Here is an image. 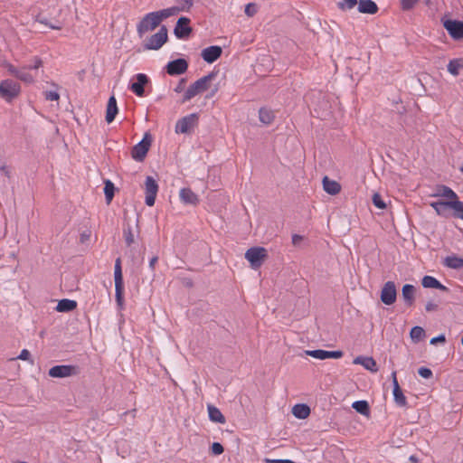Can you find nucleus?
I'll use <instances>...</instances> for the list:
<instances>
[{
    "instance_id": "obj_60",
    "label": "nucleus",
    "mask_w": 463,
    "mask_h": 463,
    "mask_svg": "<svg viewBox=\"0 0 463 463\" xmlns=\"http://www.w3.org/2000/svg\"><path fill=\"white\" fill-rule=\"evenodd\" d=\"M158 260V258L157 257H153L150 261H149V267L153 269L155 268V265L156 264Z\"/></svg>"
},
{
    "instance_id": "obj_7",
    "label": "nucleus",
    "mask_w": 463,
    "mask_h": 463,
    "mask_svg": "<svg viewBox=\"0 0 463 463\" xmlns=\"http://www.w3.org/2000/svg\"><path fill=\"white\" fill-rule=\"evenodd\" d=\"M191 20L186 16H181L174 28V34L177 39L186 40L193 33V28L190 26Z\"/></svg>"
},
{
    "instance_id": "obj_25",
    "label": "nucleus",
    "mask_w": 463,
    "mask_h": 463,
    "mask_svg": "<svg viewBox=\"0 0 463 463\" xmlns=\"http://www.w3.org/2000/svg\"><path fill=\"white\" fill-rule=\"evenodd\" d=\"M207 410H208L209 419L212 421L217 422V423H222V424L225 423V421H226L225 417L223 416V414L218 408H216L213 405L209 404L207 406Z\"/></svg>"
},
{
    "instance_id": "obj_48",
    "label": "nucleus",
    "mask_w": 463,
    "mask_h": 463,
    "mask_svg": "<svg viewBox=\"0 0 463 463\" xmlns=\"http://www.w3.org/2000/svg\"><path fill=\"white\" fill-rule=\"evenodd\" d=\"M211 449L213 455H221L223 452V447L219 442L213 443Z\"/></svg>"
},
{
    "instance_id": "obj_52",
    "label": "nucleus",
    "mask_w": 463,
    "mask_h": 463,
    "mask_svg": "<svg viewBox=\"0 0 463 463\" xmlns=\"http://www.w3.org/2000/svg\"><path fill=\"white\" fill-rule=\"evenodd\" d=\"M265 463H295L292 460L289 459H269L265 458Z\"/></svg>"
},
{
    "instance_id": "obj_27",
    "label": "nucleus",
    "mask_w": 463,
    "mask_h": 463,
    "mask_svg": "<svg viewBox=\"0 0 463 463\" xmlns=\"http://www.w3.org/2000/svg\"><path fill=\"white\" fill-rule=\"evenodd\" d=\"M154 13V16H156V18L157 19V21L159 22V24H161V22L170 16H173V15H175L178 14V9L177 8H175V6H172V7H169V8H165V9H162V10H159V11H156V12H153Z\"/></svg>"
},
{
    "instance_id": "obj_2",
    "label": "nucleus",
    "mask_w": 463,
    "mask_h": 463,
    "mask_svg": "<svg viewBox=\"0 0 463 463\" xmlns=\"http://www.w3.org/2000/svg\"><path fill=\"white\" fill-rule=\"evenodd\" d=\"M114 280H115V296L116 301L120 308L123 307L124 302V283H123V275L121 269V260L118 258L115 261L114 267Z\"/></svg>"
},
{
    "instance_id": "obj_41",
    "label": "nucleus",
    "mask_w": 463,
    "mask_h": 463,
    "mask_svg": "<svg viewBox=\"0 0 463 463\" xmlns=\"http://www.w3.org/2000/svg\"><path fill=\"white\" fill-rule=\"evenodd\" d=\"M104 194L107 202L109 203L114 196V184L110 181L105 183Z\"/></svg>"
},
{
    "instance_id": "obj_53",
    "label": "nucleus",
    "mask_w": 463,
    "mask_h": 463,
    "mask_svg": "<svg viewBox=\"0 0 463 463\" xmlns=\"http://www.w3.org/2000/svg\"><path fill=\"white\" fill-rule=\"evenodd\" d=\"M445 335H439L436 337H433L431 340H430V344L431 345H436L437 343H444L445 342Z\"/></svg>"
},
{
    "instance_id": "obj_59",
    "label": "nucleus",
    "mask_w": 463,
    "mask_h": 463,
    "mask_svg": "<svg viewBox=\"0 0 463 463\" xmlns=\"http://www.w3.org/2000/svg\"><path fill=\"white\" fill-rule=\"evenodd\" d=\"M184 82H185V80H184V79H181V80H180V81H179V83H178L177 87L175 88V91H176V92H179V91H181V90H183Z\"/></svg>"
},
{
    "instance_id": "obj_20",
    "label": "nucleus",
    "mask_w": 463,
    "mask_h": 463,
    "mask_svg": "<svg viewBox=\"0 0 463 463\" xmlns=\"http://www.w3.org/2000/svg\"><path fill=\"white\" fill-rule=\"evenodd\" d=\"M434 197H445L449 201H453L458 199L457 194L449 186L446 185H438L435 188L434 194H432Z\"/></svg>"
},
{
    "instance_id": "obj_14",
    "label": "nucleus",
    "mask_w": 463,
    "mask_h": 463,
    "mask_svg": "<svg viewBox=\"0 0 463 463\" xmlns=\"http://www.w3.org/2000/svg\"><path fill=\"white\" fill-rule=\"evenodd\" d=\"M397 297V291L394 282L387 281L381 291V300L385 305H392Z\"/></svg>"
},
{
    "instance_id": "obj_36",
    "label": "nucleus",
    "mask_w": 463,
    "mask_h": 463,
    "mask_svg": "<svg viewBox=\"0 0 463 463\" xmlns=\"http://www.w3.org/2000/svg\"><path fill=\"white\" fill-rule=\"evenodd\" d=\"M177 5H175V8L178 9V13L180 12H188L194 5V0H175Z\"/></svg>"
},
{
    "instance_id": "obj_58",
    "label": "nucleus",
    "mask_w": 463,
    "mask_h": 463,
    "mask_svg": "<svg viewBox=\"0 0 463 463\" xmlns=\"http://www.w3.org/2000/svg\"><path fill=\"white\" fill-rule=\"evenodd\" d=\"M260 118V121L265 126L271 124V121H272V118Z\"/></svg>"
},
{
    "instance_id": "obj_26",
    "label": "nucleus",
    "mask_w": 463,
    "mask_h": 463,
    "mask_svg": "<svg viewBox=\"0 0 463 463\" xmlns=\"http://www.w3.org/2000/svg\"><path fill=\"white\" fill-rule=\"evenodd\" d=\"M421 284L427 288H438L440 290H447L448 288L442 285L436 278L431 276H424Z\"/></svg>"
},
{
    "instance_id": "obj_4",
    "label": "nucleus",
    "mask_w": 463,
    "mask_h": 463,
    "mask_svg": "<svg viewBox=\"0 0 463 463\" xmlns=\"http://www.w3.org/2000/svg\"><path fill=\"white\" fill-rule=\"evenodd\" d=\"M20 91V84L13 80H5L0 83V96L7 101H11L17 97Z\"/></svg>"
},
{
    "instance_id": "obj_29",
    "label": "nucleus",
    "mask_w": 463,
    "mask_h": 463,
    "mask_svg": "<svg viewBox=\"0 0 463 463\" xmlns=\"http://www.w3.org/2000/svg\"><path fill=\"white\" fill-rule=\"evenodd\" d=\"M447 68L448 71L453 76L459 75V70L463 69V58L450 60Z\"/></svg>"
},
{
    "instance_id": "obj_11",
    "label": "nucleus",
    "mask_w": 463,
    "mask_h": 463,
    "mask_svg": "<svg viewBox=\"0 0 463 463\" xmlns=\"http://www.w3.org/2000/svg\"><path fill=\"white\" fill-rule=\"evenodd\" d=\"M158 192V184L152 176H147L145 181L146 204L153 206Z\"/></svg>"
},
{
    "instance_id": "obj_46",
    "label": "nucleus",
    "mask_w": 463,
    "mask_h": 463,
    "mask_svg": "<svg viewBox=\"0 0 463 463\" xmlns=\"http://www.w3.org/2000/svg\"><path fill=\"white\" fill-rule=\"evenodd\" d=\"M257 13V5L253 3H250L245 6V14L248 16H253Z\"/></svg>"
},
{
    "instance_id": "obj_3",
    "label": "nucleus",
    "mask_w": 463,
    "mask_h": 463,
    "mask_svg": "<svg viewBox=\"0 0 463 463\" xmlns=\"http://www.w3.org/2000/svg\"><path fill=\"white\" fill-rule=\"evenodd\" d=\"M168 31L165 25H162L157 33L151 35L144 44L146 50H158L168 40Z\"/></svg>"
},
{
    "instance_id": "obj_51",
    "label": "nucleus",
    "mask_w": 463,
    "mask_h": 463,
    "mask_svg": "<svg viewBox=\"0 0 463 463\" xmlns=\"http://www.w3.org/2000/svg\"><path fill=\"white\" fill-rule=\"evenodd\" d=\"M273 114V111L266 107H261L259 109V116H271Z\"/></svg>"
},
{
    "instance_id": "obj_39",
    "label": "nucleus",
    "mask_w": 463,
    "mask_h": 463,
    "mask_svg": "<svg viewBox=\"0 0 463 463\" xmlns=\"http://www.w3.org/2000/svg\"><path fill=\"white\" fill-rule=\"evenodd\" d=\"M410 335L413 341L419 342L425 336V331L420 326H414L411 328Z\"/></svg>"
},
{
    "instance_id": "obj_62",
    "label": "nucleus",
    "mask_w": 463,
    "mask_h": 463,
    "mask_svg": "<svg viewBox=\"0 0 463 463\" xmlns=\"http://www.w3.org/2000/svg\"><path fill=\"white\" fill-rule=\"evenodd\" d=\"M115 118H106V121L108 124H110L113 120H114Z\"/></svg>"
},
{
    "instance_id": "obj_33",
    "label": "nucleus",
    "mask_w": 463,
    "mask_h": 463,
    "mask_svg": "<svg viewBox=\"0 0 463 463\" xmlns=\"http://www.w3.org/2000/svg\"><path fill=\"white\" fill-rule=\"evenodd\" d=\"M451 210L454 217L463 220V202L458 198L451 201Z\"/></svg>"
},
{
    "instance_id": "obj_6",
    "label": "nucleus",
    "mask_w": 463,
    "mask_h": 463,
    "mask_svg": "<svg viewBox=\"0 0 463 463\" xmlns=\"http://www.w3.org/2000/svg\"><path fill=\"white\" fill-rule=\"evenodd\" d=\"M79 367L72 364L55 365L50 368L48 374L52 378H66L77 375Z\"/></svg>"
},
{
    "instance_id": "obj_43",
    "label": "nucleus",
    "mask_w": 463,
    "mask_h": 463,
    "mask_svg": "<svg viewBox=\"0 0 463 463\" xmlns=\"http://www.w3.org/2000/svg\"><path fill=\"white\" fill-rule=\"evenodd\" d=\"M373 203L378 209L383 210L386 208V203L383 200L382 196L377 193L373 195Z\"/></svg>"
},
{
    "instance_id": "obj_5",
    "label": "nucleus",
    "mask_w": 463,
    "mask_h": 463,
    "mask_svg": "<svg viewBox=\"0 0 463 463\" xmlns=\"http://www.w3.org/2000/svg\"><path fill=\"white\" fill-rule=\"evenodd\" d=\"M267 258V250L262 247H253L245 252V259L250 262L252 269L261 266L263 260Z\"/></svg>"
},
{
    "instance_id": "obj_9",
    "label": "nucleus",
    "mask_w": 463,
    "mask_h": 463,
    "mask_svg": "<svg viewBox=\"0 0 463 463\" xmlns=\"http://www.w3.org/2000/svg\"><path fill=\"white\" fill-rule=\"evenodd\" d=\"M442 24L452 39H463V21L446 19L442 20Z\"/></svg>"
},
{
    "instance_id": "obj_19",
    "label": "nucleus",
    "mask_w": 463,
    "mask_h": 463,
    "mask_svg": "<svg viewBox=\"0 0 463 463\" xmlns=\"http://www.w3.org/2000/svg\"><path fill=\"white\" fill-rule=\"evenodd\" d=\"M179 197L185 204L196 205L199 203L198 196L190 188H182L179 192Z\"/></svg>"
},
{
    "instance_id": "obj_30",
    "label": "nucleus",
    "mask_w": 463,
    "mask_h": 463,
    "mask_svg": "<svg viewBox=\"0 0 463 463\" xmlns=\"http://www.w3.org/2000/svg\"><path fill=\"white\" fill-rule=\"evenodd\" d=\"M76 307V301L71 299H61L58 302L56 310L58 312H70L75 309Z\"/></svg>"
},
{
    "instance_id": "obj_56",
    "label": "nucleus",
    "mask_w": 463,
    "mask_h": 463,
    "mask_svg": "<svg viewBox=\"0 0 463 463\" xmlns=\"http://www.w3.org/2000/svg\"><path fill=\"white\" fill-rule=\"evenodd\" d=\"M38 21H39L41 24H45V25H48V26H49L50 28H52V29H54V30H60V29H61V26H57V25H54V24H49V23L47 22V20H46V19H39Z\"/></svg>"
},
{
    "instance_id": "obj_32",
    "label": "nucleus",
    "mask_w": 463,
    "mask_h": 463,
    "mask_svg": "<svg viewBox=\"0 0 463 463\" xmlns=\"http://www.w3.org/2000/svg\"><path fill=\"white\" fill-rule=\"evenodd\" d=\"M393 398L395 403L400 407H404L407 404L406 397L404 396L399 384H394L393 387Z\"/></svg>"
},
{
    "instance_id": "obj_15",
    "label": "nucleus",
    "mask_w": 463,
    "mask_h": 463,
    "mask_svg": "<svg viewBox=\"0 0 463 463\" xmlns=\"http://www.w3.org/2000/svg\"><path fill=\"white\" fill-rule=\"evenodd\" d=\"M222 53V47L218 45L209 46L202 51L201 56L207 63H213Z\"/></svg>"
},
{
    "instance_id": "obj_31",
    "label": "nucleus",
    "mask_w": 463,
    "mask_h": 463,
    "mask_svg": "<svg viewBox=\"0 0 463 463\" xmlns=\"http://www.w3.org/2000/svg\"><path fill=\"white\" fill-rule=\"evenodd\" d=\"M444 264L450 269H459L463 268V259L456 255L448 256L444 260Z\"/></svg>"
},
{
    "instance_id": "obj_16",
    "label": "nucleus",
    "mask_w": 463,
    "mask_h": 463,
    "mask_svg": "<svg viewBox=\"0 0 463 463\" xmlns=\"http://www.w3.org/2000/svg\"><path fill=\"white\" fill-rule=\"evenodd\" d=\"M149 79L144 73H138L136 75V81L130 84L129 89L139 97H142L145 93V86L148 83Z\"/></svg>"
},
{
    "instance_id": "obj_38",
    "label": "nucleus",
    "mask_w": 463,
    "mask_h": 463,
    "mask_svg": "<svg viewBox=\"0 0 463 463\" xmlns=\"http://www.w3.org/2000/svg\"><path fill=\"white\" fill-rule=\"evenodd\" d=\"M358 0H342L337 3V7L342 11H348L353 9L355 5L358 6Z\"/></svg>"
},
{
    "instance_id": "obj_8",
    "label": "nucleus",
    "mask_w": 463,
    "mask_h": 463,
    "mask_svg": "<svg viewBox=\"0 0 463 463\" xmlns=\"http://www.w3.org/2000/svg\"><path fill=\"white\" fill-rule=\"evenodd\" d=\"M154 15L153 12L148 13L137 24V31L139 37H142L146 32L156 29L160 24Z\"/></svg>"
},
{
    "instance_id": "obj_64",
    "label": "nucleus",
    "mask_w": 463,
    "mask_h": 463,
    "mask_svg": "<svg viewBox=\"0 0 463 463\" xmlns=\"http://www.w3.org/2000/svg\"><path fill=\"white\" fill-rule=\"evenodd\" d=\"M460 171L463 173V164L462 166L460 167Z\"/></svg>"
},
{
    "instance_id": "obj_47",
    "label": "nucleus",
    "mask_w": 463,
    "mask_h": 463,
    "mask_svg": "<svg viewBox=\"0 0 463 463\" xmlns=\"http://www.w3.org/2000/svg\"><path fill=\"white\" fill-rule=\"evenodd\" d=\"M17 359L29 361L31 364H33V361L31 360V354L27 349H23L20 354L17 356Z\"/></svg>"
},
{
    "instance_id": "obj_50",
    "label": "nucleus",
    "mask_w": 463,
    "mask_h": 463,
    "mask_svg": "<svg viewBox=\"0 0 463 463\" xmlns=\"http://www.w3.org/2000/svg\"><path fill=\"white\" fill-rule=\"evenodd\" d=\"M327 359H338L343 356V352L341 351H327Z\"/></svg>"
},
{
    "instance_id": "obj_28",
    "label": "nucleus",
    "mask_w": 463,
    "mask_h": 463,
    "mask_svg": "<svg viewBox=\"0 0 463 463\" xmlns=\"http://www.w3.org/2000/svg\"><path fill=\"white\" fill-rule=\"evenodd\" d=\"M292 413L296 418L304 420L309 416L310 409L306 404H296L292 408Z\"/></svg>"
},
{
    "instance_id": "obj_1",
    "label": "nucleus",
    "mask_w": 463,
    "mask_h": 463,
    "mask_svg": "<svg viewBox=\"0 0 463 463\" xmlns=\"http://www.w3.org/2000/svg\"><path fill=\"white\" fill-rule=\"evenodd\" d=\"M217 74L218 71H213L191 84L184 94L183 102L190 100L197 94L207 90L210 87V82L216 78Z\"/></svg>"
},
{
    "instance_id": "obj_45",
    "label": "nucleus",
    "mask_w": 463,
    "mask_h": 463,
    "mask_svg": "<svg viewBox=\"0 0 463 463\" xmlns=\"http://www.w3.org/2000/svg\"><path fill=\"white\" fill-rule=\"evenodd\" d=\"M419 0H401V6L403 11L411 10Z\"/></svg>"
},
{
    "instance_id": "obj_57",
    "label": "nucleus",
    "mask_w": 463,
    "mask_h": 463,
    "mask_svg": "<svg viewBox=\"0 0 463 463\" xmlns=\"http://www.w3.org/2000/svg\"><path fill=\"white\" fill-rule=\"evenodd\" d=\"M302 240H303V238H302V236H300V235L294 234V235L292 236V243H293L294 245H298V244H299V243L302 241Z\"/></svg>"
},
{
    "instance_id": "obj_42",
    "label": "nucleus",
    "mask_w": 463,
    "mask_h": 463,
    "mask_svg": "<svg viewBox=\"0 0 463 463\" xmlns=\"http://www.w3.org/2000/svg\"><path fill=\"white\" fill-rule=\"evenodd\" d=\"M53 86L55 87V90L43 91V96H44L45 99L54 101V100H58L60 99V95L57 91L58 85L53 84Z\"/></svg>"
},
{
    "instance_id": "obj_10",
    "label": "nucleus",
    "mask_w": 463,
    "mask_h": 463,
    "mask_svg": "<svg viewBox=\"0 0 463 463\" xmlns=\"http://www.w3.org/2000/svg\"><path fill=\"white\" fill-rule=\"evenodd\" d=\"M149 146V135L146 133L144 138L132 148L131 156L133 159L142 162L148 152Z\"/></svg>"
},
{
    "instance_id": "obj_55",
    "label": "nucleus",
    "mask_w": 463,
    "mask_h": 463,
    "mask_svg": "<svg viewBox=\"0 0 463 463\" xmlns=\"http://www.w3.org/2000/svg\"><path fill=\"white\" fill-rule=\"evenodd\" d=\"M0 172L2 175L7 176V177H10V175H11V170L8 166L6 165H2L0 167Z\"/></svg>"
},
{
    "instance_id": "obj_40",
    "label": "nucleus",
    "mask_w": 463,
    "mask_h": 463,
    "mask_svg": "<svg viewBox=\"0 0 463 463\" xmlns=\"http://www.w3.org/2000/svg\"><path fill=\"white\" fill-rule=\"evenodd\" d=\"M32 61H33L32 63L26 64V65L23 66L28 71H37L43 64V60L40 57H38V56H34L33 58Z\"/></svg>"
},
{
    "instance_id": "obj_12",
    "label": "nucleus",
    "mask_w": 463,
    "mask_h": 463,
    "mask_svg": "<svg viewBox=\"0 0 463 463\" xmlns=\"http://www.w3.org/2000/svg\"><path fill=\"white\" fill-rule=\"evenodd\" d=\"M7 71L16 79L31 84L34 82L35 75H33L31 72H29L27 70H25L24 67L17 68L14 65L11 63H7L5 66Z\"/></svg>"
},
{
    "instance_id": "obj_24",
    "label": "nucleus",
    "mask_w": 463,
    "mask_h": 463,
    "mask_svg": "<svg viewBox=\"0 0 463 463\" xmlns=\"http://www.w3.org/2000/svg\"><path fill=\"white\" fill-rule=\"evenodd\" d=\"M430 206L435 210V212L443 217H448L449 213L448 210L451 209V201L444 202V201H437L430 203Z\"/></svg>"
},
{
    "instance_id": "obj_13",
    "label": "nucleus",
    "mask_w": 463,
    "mask_h": 463,
    "mask_svg": "<svg viewBox=\"0 0 463 463\" xmlns=\"http://www.w3.org/2000/svg\"><path fill=\"white\" fill-rule=\"evenodd\" d=\"M187 69L188 61L184 58L170 61L165 66L166 72L171 76L184 74Z\"/></svg>"
},
{
    "instance_id": "obj_21",
    "label": "nucleus",
    "mask_w": 463,
    "mask_h": 463,
    "mask_svg": "<svg viewBox=\"0 0 463 463\" xmlns=\"http://www.w3.org/2000/svg\"><path fill=\"white\" fill-rule=\"evenodd\" d=\"M354 364H361L366 370L376 373L378 371L376 362L373 357L357 356L354 360Z\"/></svg>"
},
{
    "instance_id": "obj_49",
    "label": "nucleus",
    "mask_w": 463,
    "mask_h": 463,
    "mask_svg": "<svg viewBox=\"0 0 463 463\" xmlns=\"http://www.w3.org/2000/svg\"><path fill=\"white\" fill-rule=\"evenodd\" d=\"M419 374L425 378V379H429L432 376V372L430 369L427 368V367H420L418 371Z\"/></svg>"
},
{
    "instance_id": "obj_63",
    "label": "nucleus",
    "mask_w": 463,
    "mask_h": 463,
    "mask_svg": "<svg viewBox=\"0 0 463 463\" xmlns=\"http://www.w3.org/2000/svg\"><path fill=\"white\" fill-rule=\"evenodd\" d=\"M189 116L194 117V116H197V114L196 113H191Z\"/></svg>"
},
{
    "instance_id": "obj_35",
    "label": "nucleus",
    "mask_w": 463,
    "mask_h": 463,
    "mask_svg": "<svg viewBox=\"0 0 463 463\" xmlns=\"http://www.w3.org/2000/svg\"><path fill=\"white\" fill-rule=\"evenodd\" d=\"M352 407L359 413L367 415L369 413V405L366 401H356Z\"/></svg>"
},
{
    "instance_id": "obj_18",
    "label": "nucleus",
    "mask_w": 463,
    "mask_h": 463,
    "mask_svg": "<svg viewBox=\"0 0 463 463\" xmlns=\"http://www.w3.org/2000/svg\"><path fill=\"white\" fill-rule=\"evenodd\" d=\"M357 10L362 14H375L379 11V7L373 0H359Z\"/></svg>"
},
{
    "instance_id": "obj_17",
    "label": "nucleus",
    "mask_w": 463,
    "mask_h": 463,
    "mask_svg": "<svg viewBox=\"0 0 463 463\" xmlns=\"http://www.w3.org/2000/svg\"><path fill=\"white\" fill-rule=\"evenodd\" d=\"M197 118H182L175 125V133L188 134L197 124Z\"/></svg>"
},
{
    "instance_id": "obj_34",
    "label": "nucleus",
    "mask_w": 463,
    "mask_h": 463,
    "mask_svg": "<svg viewBox=\"0 0 463 463\" xmlns=\"http://www.w3.org/2000/svg\"><path fill=\"white\" fill-rule=\"evenodd\" d=\"M118 113V109L117 105V100L114 96H111L109 97L107 104L106 116H117Z\"/></svg>"
},
{
    "instance_id": "obj_23",
    "label": "nucleus",
    "mask_w": 463,
    "mask_h": 463,
    "mask_svg": "<svg viewBox=\"0 0 463 463\" xmlns=\"http://www.w3.org/2000/svg\"><path fill=\"white\" fill-rule=\"evenodd\" d=\"M415 287L411 284H405L402 289V297L407 306H411L415 299Z\"/></svg>"
},
{
    "instance_id": "obj_22",
    "label": "nucleus",
    "mask_w": 463,
    "mask_h": 463,
    "mask_svg": "<svg viewBox=\"0 0 463 463\" xmlns=\"http://www.w3.org/2000/svg\"><path fill=\"white\" fill-rule=\"evenodd\" d=\"M322 183L324 190L331 195H335L341 191V185L339 183L329 179L327 176L323 178Z\"/></svg>"
},
{
    "instance_id": "obj_44",
    "label": "nucleus",
    "mask_w": 463,
    "mask_h": 463,
    "mask_svg": "<svg viewBox=\"0 0 463 463\" xmlns=\"http://www.w3.org/2000/svg\"><path fill=\"white\" fill-rule=\"evenodd\" d=\"M124 238L126 241V243L129 246L134 242V235L131 230L130 226H127L123 230Z\"/></svg>"
},
{
    "instance_id": "obj_61",
    "label": "nucleus",
    "mask_w": 463,
    "mask_h": 463,
    "mask_svg": "<svg viewBox=\"0 0 463 463\" xmlns=\"http://www.w3.org/2000/svg\"><path fill=\"white\" fill-rule=\"evenodd\" d=\"M392 384H393V385H394V384H399V383H398V381H397L396 372H395V371H393V372L392 373Z\"/></svg>"
},
{
    "instance_id": "obj_37",
    "label": "nucleus",
    "mask_w": 463,
    "mask_h": 463,
    "mask_svg": "<svg viewBox=\"0 0 463 463\" xmlns=\"http://www.w3.org/2000/svg\"><path fill=\"white\" fill-rule=\"evenodd\" d=\"M305 354L307 355H309L313 358H316V359H318V360H326L327 359V351L326 350H321V349H317V350H307L305 351Z\"/></svg>"
},
{
    "instance_id": "obj_54",
    "label": "nucleus",
    "mask_w": 463,
    "mask_h": 463,
    "mask_svg": "<svg viewBox=\"0 0 463 463\" xmlns=\"http://www.w3.org/2000/svg\"><path fill=\"white\" fill-rule=\"evenodd\" d=\"M425 308L428 312L434 311L438 308V305L432 301H429L426 304Z\"/></svg>"
}]
</instances>
